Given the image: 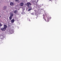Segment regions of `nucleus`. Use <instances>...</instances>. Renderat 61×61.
I'll list each match as a JSON object with an SVG mask.
<instances>
[{"label": "nucleus", "mask_w": 61, "mask_h": 61, "mask_svg": "<svg viewBox=\"0 0 61 61\" xmlns=\"http://www.w3.org/2000/svg\"><path fill=\"white\" fill-rule=\"evenodd\" d=\"M31 4L29 2H28L27 3V6L28 7H30V6H31Z\"/></svg>", "instance_id": "obj_1"}, {"label": "nucleus", "mask_w": 61, "mask_h": 61, "mask_svg": "<svg viewBox=\"0 0 61 61\" xmlns=\"http://www.w3.org/2000/svg\"><path fill=\"white\" fill-rule=\"evenodd\" d=\"M14 13L17 15H18V11L17 10H15L14 11Z\"/></svg>", "instance_id": "obj_2"}, {"label": "nucleus", "mask_w": 61, "mask_h": 61, "mask_svg": "<svg viewBox=\"0 0 61 61\" xmlns=\"http://www.w3.org/2000/svg\"><path fill=\"white\" fill-rule=\"evenodd\" d=\"M6 29L5 28H2L1 29V30L2 31H5Z\"/></svg>", "instance_id": "obj_3"}, {"label": "nucleus", "mask_w": 61, "mask_h": 61, "mask_svg": "<svg viewBox=\"0 0 61 61\" xmlns=\"http://www.w3.org/2000/svg\"><path fill=\"white\" fill-rule=\"evenodd\" d=\"M10 5H14V3L13 2H11L10 3Z\"/></svg>", "instance_id": "obj_4"}, {"label": "nucleus", "mask_w": 61, "mask_h": 61, "mask_svg": "<svg viewBox=\"0 0 61 61\" xmlns=\"http://www.w3.org/2000/svg\"><path fill=\"white\" fill-rule=\"evenodd\" d=\"M20 6H23V5H24V3H21L20 4Z\"/></svg>", "instance_id": "obj_5"}, {"label": "nucleus", "mask_w": 61, "mask_h": 61, "mask_svg": "<svg viewBox=\"0 0 61 61\" xmlns=\"http://www.w3.org/2000/svg\"><path fill=\"white\" fill-rule=\"evenodd\" d=\"M6 8L7 7L6 6H5L3 7V9L4 10H5L6 9Z\"/></svg>", "instance_id": "obj_6"}, {"label": "nucleus", "mask_w": 61, "mask_h": 61, "mask_svg": "<svg viewBox=\"0 0 61 61\" xmlns=\"http://www.w3.org/2000/svg\"><path fill=\"white\" fill-rule=\"evenodd\" d=\"M14 21H15V20L14 19H12L11 21V22H12V23H14Z\"/></svg>", "instance_id": "obj_7"}, {"label": "nucleus", "mask_w": 61, "mask_h": 61, "mask_svg": "<svg viewBox=\"0 0 61 61\" xmlns=\"http://www.w3.org/2000/svg\"><path fill=\"white\" fill-rule=\"evenodd\" d=\"M7 27V26L6 25H4V28H5L6 29V27Z\"/></svg>", "instance_id": "obj_8"}, {"label": "nucleus", "mask_w": 61, "mask_h": 61, "mask_svg": "<svg viewBox=\"0 0 61 61\" xmlns=\"http://www.w3.org/2000/svg\"><path fill=\"white\" fill-rule=\"evenodd\" d=\"M32 9L31 8H30L28 10V11H31V10Z\"/></svg>", "instance_id": "obj_9"}, {"label": "nucleus", "mask_w": 61, "mask_h": 61, "mask_svg": "<svg viewBox=\"0 0 61 61\" xmlns=\"http://www.w3.org/2000/svg\"><path fill=\"white\" fill-rule=\"evenodd\" d=\"M10 16H13V14L12 13H11L10 15Z\"/></svg>", "instance_id": "obj_10"}, {"label": "nucleus", "mask_w": 61, "mask_h": 61, "mask_svg": "<svg viewBox=\"0 0 61 61\" xmlns=\"http://www.w3.org/2000/svg\"><path fill=\"white\" fill-rule=\"evenodd\" d=\"M9 18L10 20H11L12 19V18L11 16H10Z\"/></svg>", "instance_id": "obj_11"}, {"label": "nucleus", "mask_w": 61, "mask_h": 61, "mask_svg": "<svg viewBox=\"0 0 61 61\" xmlns=\"http://www.w3.org/2000/svg\"><path fill=\"white\" fill-rule=\"evenodd\" d=\"M38 0H36V2L37 3V2H38Z\"/></svg>", "instance_id": "obj_12"}, {"label": "nucleus", "mask_w": 61, "mask_h": 61, "mask_svg": "<svg viewBox=\"0 0 61 61\" xmlns=\"http://www.w3.org/2000/svg\"><path fill=\"white\" fill-rule=\"evenodd\" d=\"M0 26H2V24L1 23H0Z\"/></svg>", "instance_id": "obj_13"}, {"label": "nucleus", "mask_w": 61, "mask_h": 61, "mask_svg": "<svg viewBox=\"0 0 61 61\" xmlns=\"http://www.w3.org/2000/svg\"><path fill=\"white\" fill-rule=\"evenodd\" d=\"M31 15H34V13H31Z\"/></svg>", "instance_id": "obj_14"}, {"label": "nucleus", "mask_w": 61, "mask_h": 61, "mask_svg": "<svg viewBox=\"0 0 61 61\" xmlns=\"http://www.w3.org/2000/svg\"><path fill=\"white\" fill-rule=\"evenodd\" d=\"M49 19H47V22H49Z\"/></svg>", "instance_id": "obj_15"}, {"label": "nucleus", "mask_w": 61, "mask_h": 61, "mask_svg": "<svg viewBox=\"0 0 61 61\" xmlns=\"http://www.w3.org/2000/svg\"><path fill=\"white\" fill-rule=\"evenodd\" d=\"M18 1V0H15V2H17Z\"/></svg>", "instance_id": "obj_16"}, {"label": "nucleus", "mask_w": 61, "mask_h": 61, "mask_svg": "<svg viewBox=\"0 0 61 61\" xmlns=\"http://www.w3.org/2000/svg\"><path fill=\"white\" fill-rule=\"evenodd\" d=\"M18 3H19V1H18Z\"/></svg>", "instance_id": "obj_17"}, {"label": "nucleus", "mask_w": 61, "mask_h": 61, "mask_svg": "<svg viewBox=\"0 0 61 61\" xmlns=\"http://www.w3.org/2000/svg\"><path fill=\"white\" fill-rule=\"evenodd\" d=\"M1 17V15H0V17Z\"/></svg>", "instance_id": "obj_18"}, {"label": "nucleus", "mask_w": 61, "mask_h": 61, "mask_svg": "<svg viewBox=\"0 0 61 61\" xmlns=\"http://www.w3.org/2000/svg\"><path fill=\"white\" fill-rule=\"evenodd\" d=\"M29 21H30V20L29 19Z\"/></svg>", "instance_id": "obj_19"}, {"label": "nucleus", "mask_w": 61, "mask_h": 61, "mask_svg": "<svg viewBox=\"0 0 61 61\" xmlns=\"http://www.w3.org/2000/svg\"><path fill=\"white\" fill-rule=\"evenodd\" d=\"M45 19V20L46 21V19Z\"/></svg>", "instance_id": "obj_20"}, {"label": "nucleus", "mask_w": 61, "mask_h": 61, "mask_svg": "<svg viewBox=\"0 0 61 61\" xmlns=\"http://www.w3.org/2000/svg\"><path fill=\"white\" fill-rule=\"evenodd\" d=\"M43 16H44V15H43Z\"/></svg>", "instance_id": "obj_21"}]
</instances>
